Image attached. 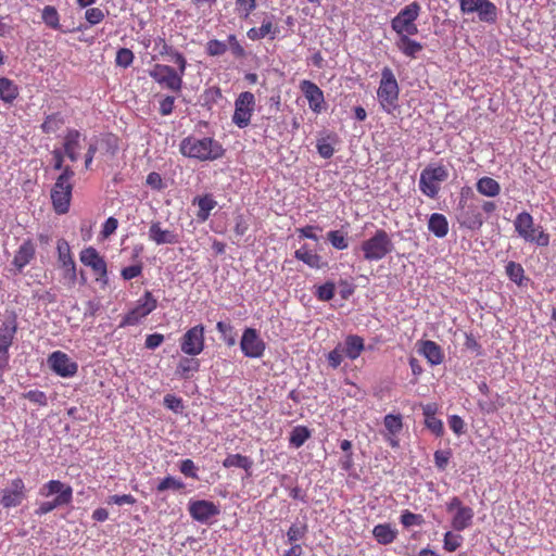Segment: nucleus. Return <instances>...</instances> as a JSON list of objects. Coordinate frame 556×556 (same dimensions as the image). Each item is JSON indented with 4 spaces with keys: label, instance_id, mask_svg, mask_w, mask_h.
<instances>
[{
    "label": "nucleus",
    "instance_id": "obj_1",
    "mask_svg": "<svg viewBox=\"0 0 556 556\" xmlns=\"http://www.w3.org/2000/svg\"><path fill=\"white\" fill-rule=\"evenodd\" d=\"M179 151L184 156L199 161H215L225 154L223 146L211 137H186L180 141Z\"/></svg>",
    "mask_w": 556,
    "mask_h": 556
},
{
    "label": "nucleus",
    "instance_id": "obj_2",
    "mask_svg": "<svg viewBox=\"0 0 556 556\" xmlns=\"http://www.w3.org/2000/svg\"><path fill=\"white\" fill-rule=\"evenodd\" d=\"M56 495L52 501L42 502L35 510L37 516H43L60 506L68 505L73 500V489L60 480H50L39 489V495L50 497Z\"/></svg>",
    "mask_w": 556,
    "mask_h": 556
},
{
    "label": "nucleus",
    "instance_id": "obj_3",
    "mask_svg": "<svg viewBox=\"0 0 556 556\" xmlns=\"http://www.w3.org/2000/svg\"><path fill=\"white\" fill-rule=\"evenodd\" d=\"M400 87L393 71L386 66L381 71V79L377 90V97L381 109L392 114L399 108Z\"/></svg>",
    "mask_w": 556,
    "mask_h": 556
},
{
    "label": "nucleus",
    "instance_id": "obj_4",
    "mask_svg": "<svg viewBox=\"0 0 556 556\" xmlns=\"http://www.w3.org/2000/svg\"><path fill=\"white\" fill-rule=\"evenodd\" d=\"M74 175V170L70 166H65L51 189L52 205L58 214H65L70 210Z\"/></svg>",
    "mask_w": 556,
    "mask_h": 556
},
{
    "label": "nucleus",
    "instance_id": "obj_5",
    "mask_svg": "<svg viewBox=\"0 0 556 556\" xmlns=\"http://www.w3.org/2000/svg\"><path fill=\"white\" fill-rule=\"evenodd\" d=\"M448 178V170L443 164L431 163L420 173L419 190L429 199H435L441 185Z\"/></svg>",
    "mask_w": 556,
    "mask_h": 556
},
{
    "label": "nucleus",
    "instance_id": "obj_6",
    "mask_svg": "<svg viewBox=\"0 0 556 556\" xmlns=\"http://www.w3.org/2000/svg\"><path fill=\"white\" fill-rule=\"evenodd\" d=\"M393 242L384 229H377L375 233L361 244L363 257L368 262H377L384 258L393 251Z\"/></svg>",
    "mask_w": 556,
    "mask_h": 556
},
{
    "label": "nucleus",
    "instance_id": "obj_7",
    "mask_svg": "<svg viewBox=\"0 0 556 556\" xmlns=\"http://www.w3.org/2000/svg\"><path fill=\"white\" fill-rule=\"evenodd\" d=\"M421 7L417 1H413L404 7L391 21L392 29L399 37L405 35H416L418 27L416 21L420 14Z\"/></svg>",
    "mask_w": 556,
    "mask_h": 556
},
{
    "label": "nucleus",
    "instance_id": "obj_8",
    "mask_svg": "<svg viewBox=\"0 0 556 556\" xmlns=\"http://www.w3.org/2000/svg\"><path fill=\"white\" fill-rule=\"evenodd\" d=\"M518 235L526 241L534 242L540 247L549 243V236L541 227H534L533 217L528 212L519 213L514 222Z\"/></svg>",
    "mask_w": 556,
    "mask_h": 556
},
{
    "label": "nucleus",
    "instance_id": "obj_9",
    "mask_svg": "<svg viewBox=\"0 0 556 556\" xmlns=\"http://www.w3.org/2000/svg\"><path fill=\"white\" fill-rule=\"evenodd\" d=\"M16 332L17 320L16 316L12 315L0 326V384L3 382V372L9 368V349L13 344Z\"/></svg>",
    "mask_w": 556,
    "mask_h": 556
},
{
    "label": "nucleus",
    "instance_id": "obj_10",
    "mask_svg": "<svg viewBox=\"0 0 556 556\" xmlns=\"http://www.w3.org/2000/svg\"><path fill=\"white\" fill-rule=\"evenodd\" d=\"M459 9L463 14L477 13L486 24H495L498 18V9L490 0H459Z\"/></svg>",
    "mask_w": 556,
    "mask_h": 556
},
{
    "label": "nucleus",
    "instance_id": "obj_11",
    "mask_svg": "<svg viewBox=\"0 0 556 556\" xmlns=\"http://www.w3.org/2000/svg\"><path fill=\"white\" fill-rule=\"evenodd\" d=\"M255 104V97L252 92H241L235 101V111L231 117L232 123L241 129L247 128L251 123Z\"/></svg>",
    "mask_w": 556,
    "mask_h": 556
},
{
    "label": "nucleus",
    "instance_id": "obj_12",
    "mask_svg": "<svg viewBox=\"0 0 556 556\" xmlns=\"http://www.w3.org/2000/svg\"><path fill=\"white\" fill-rule=\"evenodd\" d=\"M79 261L87 267H90L96 280L102 286L109 282L108 265L105 258L93 247H87L79 253Z\"/></svg>",
    "mask_w": 556,
    "mask_h": 556
},
{
    "label": "nucleus",
    "instance_id": "obj_13",
    "mask_svg": "<svg viewBox=\"0 0 556 556\" xmlns=\"http://www.w3.org/2000/svg\"><path fill=\"white\" fill-rule=\"evenodd\" d=\"M150 77L160 86L173 91L180 92L182 89V77L178 72L165 64H155L149 72Z\"/></svg>",
    "mask_w": 556,
    "mask_h": 556
},
{
    "label": "nucleus",
    "instance_id": "obj_14",
    "mask_svg": "<svg viewBox=\"0 0 556 556\" xmlns=\"http://www.w3.org/2000/svg\"><path fill=\"white\" fill-rule=\"evenodd\" d=\"M446 510L453 513L452 528L456 531H464L472 525L475 511L471 507L465 506L457 496H453L446 504Z\"/></svg>",
    "mask_w": 556,
    "mask_h": 556
},
{
    "label": "nucleus",
    "instance_id": "obj_15",
    "mask_svg": "<svg viewBox=\"0 0 556 556\" xmlns=\"http://www.w3.org/2000/svg\"><path fill=\"white\" fill-rule=\"evenodd\" d=\"M205 346L204 326L195 325L188 329L180 338V349L189 356L201 354Z\"/></svg>",
    "mask_w": 556,
    "mask_h": 556
},
{
    "label": "nucleus",
    "instance_id": "obj_16",
    "mask_svg": "<svg viewBox=\"0 0 556 556\" xmlns=\"http://www.w3.org/2000/svg\"><path fill=\"white\" fill-rule=\"evenodd\" d=\"M26 497L27 491L23 479L15 478L1 490L0 504L3 508H13L20 506Z\"/></svg>",
    "mask_w": 556,
    "mask_h": 556
},
{
    "label": "nucleus",
    "instance_id": "obj_17",
    "mask_svg": "<svg viewBox=\"0 0 556 556\" xmlns=\"http://www.w3.org/2000/svg\"><path fill=\"white\" fill-rule=\"evenodd\" d=\"M240 349L244 356L260 358L264 355L266 343L256 329L245 328L240 340Z\"/></svg>",
    "mask_w": 556,
    "mask_h": 556
},
{
    "label": "nucleus",
    "instance_id": "obj_18",
    "mask_svg": "<svg viewBox=\"0 0 556 556\" xmlns=\"http://www.w3.org/2000/svg\"><path fill=\"white\" fill-rule=\"evenodd\" d=\"M49 367L62 378L74 377L78 371V364L71 359V357L62 352L54 351L48 357Z\"/></svg>",
    "mask_w": 556,
    "mask_h": 556
},
{
    "label": "nucleus",
    "instance_id": "obj_19",
    "mask_svg": "<svg viewBox=\"0 0 556 556\" xmlns=\"http://www.w3.org/2000/svg\"><path fill=\"white\" fill-rule=\"evenodd\" d=\"M300 90L306 98L309 109L319 114L325 110V97L323 90L313 81L304 79L300 83Z\"/></svg>",
    "mask_w": 556,
    "mask_h": 556
},
{
    "label": "nucleus",
    "instance_id": "obj_20",
    "mask_svg": "<svg viewBox=\"0 0 556 556\" xmlns=\"http://www.w3.org/2000/svg\"><path fill=\"white\" fill-rule=\"evenodd\" d=\"M190 516L199 522H207L210 518L219 515V507L211 501L197 500L188 505Z\"/></svg>",
    "mask_w": 556,
    "mask_h": 556
},
{
    "label": "nucleus",
    "instance_id": "obj_21",
    "mask_svg": "<svg viewBox=\"0 0 556 556\" xmlns=\"http://www.w3.org/2000/svg\"><path fill=\"white\" fill-rule=\"evenodd\" d=\"M36 257V244L31 239H25L14 253L11 264L15 267V273L21 274L23 269Z\"/></svg>",
    "mask_w": 556,
    "mask_h": 556
},
{
    "label": "nucleus",
    "instance_id": "obj_22",
    "mask_svg": "<svg viewBox=\"0 0 556 556\" xmlns=\"http://www.w3.org/2000/svg\"><path fill=\"white\" fill-rule=\"evenodd\" d=\"M457 219L462 227L470 230H479L484 223L480 208L475 204L463 206Z\"/></svg>",
    "mask_w": 556,
    "mask_h": 556
},
{
    "label": "nucleus",
    "instance_id": "obj_23",
    "mask_svg": "<svg viewBox=\"0 0 556 556\" xmlns=\"http://www.w3.org/2000/svg\"><path fill=\"white\" fill-rule=\"evenodd\" d=\"M83 134L74 128L67 129L63 139L64 154L72 161L76 162L79 157L81 148Z\"/></svg>",
    "mask_w": 556,
    "mask_h": 556
},
{
    "label": "nucleus",
    "instance_id": "obj_24",
    "mask_svg": "<svg viewBox=\"0 0 556 556\" xmlns=\"http://www.w3.org/2000/svg\"><path fill=\"white\" fill-rule=\"evenodd\" d=\"M149 239L161 244H177L179 243V236L173 230L163 229L160 222H153L149 228Z\"/></svg>",
    "mask_w": 556,
    "mask_h": 556
},
{
    "label": "nucleus",
    "instance_id": "obj_25",
    "mask_svg": "<svg viewBox=\"0 0 556 556\" xmlns=\"http://www.w3.org/2000/svg\"><path fill=\"white\" fill-rule=\"evenodd\" d=\"M438 413V405L435 403H429L422 406V414L425 417V426L435 437L440 438L444 434L443 421L435 417Z\"/></svg>",
    "mask_w": 556,
    "mask_h": 556
},
{
    "label": "nucleus",
    "instance_id": "obj_26",
    "mask_svg": "<svg viewBox=\"0 0 556 556\" xmlns=\"http://www.w3.org/2000/svg\"><path fill=\"white\" fill-rule=\"evenodd\" d=\"M399 531L391 523H378L372 529V535L377 543L381 545H389L397 538Z\"/></svg>",
    "mask_w": 556,
    "mask_h": 556
},
{
    "label": "nucleus",
    "instance_id": "obj_27",
    "mask_svg": "<svg viewBox=\"0 0 556 556\" xmlns=\"http://www.w3.org/2000/svg\"><path fill=\"white\" fill-rule=\"evenodd\" d=\"M279 34V27L273 23L271 20H264L261 27H252L247 31V36L250 40L256 41L270 36V39H275Z\"/></svg>",
    "mask_w": 556,
    "mask_h": 556
},
{
    "label": "nucleus",
    "instance_id": "obj_28",
    "mask_svg": "<svg viewBox=\"0 0 556 556\" xmlns=\"http://www.w3.org/2000/svg\"><path fill=\"white\" fill-rule=\"evenodd\" d=\"M412 35H405L399 37V39L395 42L396 48L406 56L410 59H416L417 55L422 51L424 46L412 39Z\"/></svg>",
    "mask_w": 556,
    "mask_h": 556
},
{
    "label": "nucleus",
    "instance_id": "obj_29",
    "mask_svg": "<svg viewBox=\"0 0 556 556\" xmlns=\"http://www.w3.org/2000/svg\"><path fill=\"white\" fill-rule=\"evenodd\" d=\"M419 352L427 358L431 365H439L444 359L441 346L431 340L422 341Z\"/></svg>",
    "mask_w": 556,
    "mask_h": 556
},
{
    "label": "nucleus",
    "instance_id": "obj_30",
    "mask_svg": "<svg viewBox=\"0 0 556 556\" xmlns=\"http://www.w3.org/2000/svg\"><path fill=\"white\" fill-rule=\"evenodd\" d=\"M364 349V339L357 334L348 336L344 340V346H342L345 357L352 361L359 357Z\"/></svg>",
    "mask_w": 556,
    "mask_h": 556
},
{
    "label": "nucleus",
    "instance_id": "obj_31",
    "mask_svg": "<svg viewBox=\"0 0 556 556\" xmlns=\"http://www.w3.org/2000/svg\"><path fill=\"white\" fill-rule=\"evenodd\" d=\"M200 369V361L193 357H181L176 370L175 375L180 379L188 380L193 377L195 372Z\"/></svg>",
    "mask_w": 556,
    "mask_h": 556
},
{
    "label": "nucleus",
    "instance_id": "obj_32",
    "mask_svg": "<svg viewBox=\"0 0 556 556\" xmlns=\"http://www.w3.org/2000/svg\"><path fill=\"white\" fill-rule=\"evenodd\" d=\"M294 257L299 261H302L307 266L312 268H321L325 263L323 262V257L318 255L315 251L308 249L307 245H303L294 252Z\"/></svg>",
    "mask_w": 556,
    "mask_h": 556
},
{
    "label": "nucleus",
    "instance_id": "obj_33",
    "mask_svg": "<svg viewBox=\"0 0 556 556\" xmlns=\"http://www.w3.org/2000/svg\"><path fill=\"white\" fill-rule=\"evenodd\" d=\"M428 229L438 238H443L448 232V223L446 217L440 213L431 214L428 222Z\"/></svg>",
    "mask_w": 556,
    "mask_h": 556
},
{
    "label": "nucleus",
    "instance_id": "obj_34",
    "mask_svg": "<svg viewBox=\"0 0 556 556\" xmlns=\"http://www.w3.org/2000/svg\"><path fill=\"white\" fill-rule=\"evenodd\" d=\"M156 306L157 300L150 291H146L143 295L137 301V304L134 308L140 316H142V318H144L150 313H152Z\"/></svg>",
    "mask_w": 556,
    "mask_h": 556
},
{
    "label": "nucleus",
    "instance_id": "obj_35",
    "mask_svg": "<svg viewBox=\"0 0 556 556\" xmlns=\"http://www.w3.org/2000/svg\"><path fill=\"white\" fill-rule=\"evenodd\" d=\"M476 187H477V191L480 194L490 197V198L496 197L501 192L500 184L495 179H493L491 177H486V176L480 178L477 181Z\"/></svg>",
    "mask_w": 556,
    "mask_h": 556
},
{
    "label": "nucleus",
    "instance_id": "obj_36",
    "mask_svg": "<svg viewBox=\"0 0 556 556\" xmlns=\"http://www.w3.org/2000/svg\"><path fill=\"white\" fill-rule=\"evenodd\" d=\"M56 253H58V262L61 267L70 266L72 264H76L71 251V247L68 242L61 238L56 242Z\"/></svg>",
    "mask_w": 556,
    "mask_h": 556
},
{
    "label": "nucleus",
    "instance_id": "obj_37",
    "mask_svg": "<svg viewBox=\"0 0 556 556\" xmlns=\"http://www.w3.org/2000/svg\"><path fill=\"white\" fill-rule=\"evenodd\" d=\"M18 96L17 86L9 78H0V99L7 103H12Z\"/></svg>",
    "mask_w": 556,
    "mask_h": 556
},
{
    "label": "nucleus",
    "instance_id": "obj_38",
    "mask_svg": "<svg viewBox=\"0 0 556 556\" xmlns=\"http://www.w3.org/2000/svg\"><path fill=\"white\" fill-rule=\"evenodd\" d=\"M311 430L305 426H296L292 429L289 437V443L292 447H301L309 438Z\"/></svg>",
    "mask_w": 556,
    "mask_h": 556
},
{
    "label": "nucleus",
    "instance_id": "obj_39",
    "mask_svg": "<svg viewBox=\"0 0 556 556\" xmlns=\"http://www.w3.org/2000/svg\"><path fill=\"white\" fill-rule=\"evenodd\" d=\"M64 118L61 113H52L46 116L43 123L41 124V130L43 134H54L63 125Z\"/></svg>",
    "mask_w": 556,
    "mask_h": 556
},
{
    "label": "nucleus",
    "instance_id": "obj_40",
    "mask_svg": "<svg viewBox=\"0 0 556 556\" xmlns=\"http://www.w3.org/2000/svg\"><path fill=\"white\" fill-rule=\"evenodd\" d=\"M252 465V459L241 454H229L223 462L225 468L238 467L245 471H249Z\"/></svg>",
    "mask_w": 556,
    "mask_h": 556
},
{
    "label": "nucleus",
    "instance_id": "obj_41",
    "mask_svg": "<svg viewBox=\"0 0 556 556\" xmlns=\"http://www.w3.org/2000/svg\"><path fill=\"white\" fill-rule=\"evenodd\" d=\"M41 18L43 23L54 30L61 29L60 14L53 5H46L41 11Z\"/></svg>",
    "mask_w": 556,
    "mask_h": 556
},
{
    "label": "nucleus",
    "instance_id": "obj_42",
    "mask_svg": "<svg viewBox=\"0 0 556 556\" xmlns=\"http://www.w3.org/2000/svg\"><path fill=\"white\" fill-rule=\"evenodd\" d=\"M197 201L199 206L197 217L198 219L205 222L208 218L211 211L216 206V201L211 195L198 198Z\"/></svg>",
    "mask_w": 556,
    "mask_h": 556
},
{
    "label": "nucleus",
    "instance_id": "obj_43",
    "mask_svg": "<svg viewBox=\"0 0 556 556\" xmlns=\"http://www.w3.org/2000/svg\"><path fill=\"white\" fill-rule=\"evenodd\" d=\"M327 240L332 248L342 251L349 248L348 233L342 230H330L327 232Z\"/></svg>",
    "mask_w": 556,
    "mask_h": 556
},
{
    "label": "nucleus",
    "instance_id": "obj_44",
    "mask_svg": "<svg viewBox=\"0 0 556 556\" xmlns=\"http://www.w3.org/2000/svg\"><path fill=\"white\" fill-rule=\"evenodd\" d=\"M155 489L157 493H163L167 490L181 491L185 489V483L173 476H166L159 481Z\"/></svg>",
    "mask_w": 556,
    "mask_h": 556
},
{
    "label": "nucleus",
    "instance_id": "obj_45",
    "mask_svg": "<svg viewBox=\"0 0 556 556\" xmlns=\"http://www.w3.org/2000/svg\"><path fill=\"white\" fill-rule=\"evenodd\" d=\"M216 329L220 333L222 339L228 346H232L236 344L237 333L231 324L225 321H218L216 324Z\"/></svg>",
    "mask_w": 556,
    "mask_h": 556
},
{
    "label": "nucleus",
    "instance_id": "obj_46",
    "mask_svg": "<svg viewBox=\"0 0 556 556\" xmlns=\"http://www.w3.org/2000/svg\"><path fill=\"white\" fill-rule=\"evenodd\" d=\"M383 424L391 435L399 434L403 429L402 416L400 414H388L384 416Z\"/></svg>",
    "mask_w": 556,
    "mask_h": 556
},
{
    "label": "nucleus",
    "instance_id": "obj_47",
    "mask_svg": "<svg viewBox=\"0 0 556 556\" xmlns=\"http://www.w3.org/2000/svg\"><path fill=\"white\" fill-rule=\"evenodd\" d=\"M228 50V45L218 39H211L206 42L205 52L210 56H220Z\"/></svg>",
    "mask_w": 556,
    "mask_h": 556
},
{
    "label": "nucleus",
    "instance_id": "obj_48",
    "mask_svg": "<svg viewBox=\"0 0 556 556\" xmlns=\"http://www.w3.org/2000/svg\"><path fill=\"white\" fill-rule=\"evenodd\" d=\"M505 269L511 281L516 282L517 285L522 283L525 270L519 263L510 261L507 263Z\"/></svg>",
    "mask_w": 556,
    "mask_h": 556
},
{
    "label": "nucleus",
    "instance_id": "obj_49",
    "mask_svg": "<svg viewBox=\"0 0 556 556\" xmlns=\"http://www.w3.org/2000/svg\"><path fill=\"white\" fill-rule=\"evenodd\" d=\"M307 525L306 523H303V525H296V523H293L289 527L288 531H287V536H288V542L289 543H294V542H298L300 540H303L307 533Z\"/></svg>",
    "mask_w": 556,
    "mask_h": 556
},
{
    "label": "nucleus",
    "instance_id": "obj_50",
    "mask_svg": "<svg viewBox=\"0 0 556 556\" xmlns=\"http://www.w3.org/2000/svg\"><path fill=\"white\" fill-rule=\"evenodd\" d=\"M463 543V536L460 534L453 533L447 531L444 534L443 546L447 552H455L458 547H460Z\"/></svg>",
    "mask_w": 556,
    "mask_h": 556
},
{
    "label": "nucleus",
    "instance_id": "obj_51",
    "mask_svg": "<svg viewBox=\"0 0 556 556\" xmlns=\"http://www.w3.org/2000/svg\"><path fill=\"white\" fill-rule=\"evenodd\" d=\"M135 55L130 49L121 48L115 58V63L117 66L123 68L129 67L134 62Z\"/></svg>",
    "mask_w": 556,
    "mask_h": 556
},
{
    "label": "nucleus",
    "instance_id": "obj_52",
    "mask_svg": "<svg viewBox=\"0 0 556 556\" xmlns=\"http://www.w3.org/2000/svg\"><path fill=\"white\" fill-rule=\"evenodd\" d=\"M401 523L405 528H409L413 526H421L425 522L422 515L414 514L408 509L404 510L401 515Z\"/></svg>",
    "mask_w": 556,
    "mask_h": 556
},
{
    "label": "nucleus",
    "instance_id": "obj_53",
    "mask_svg": "<svg viewBox=\"0 0 556 556\" xmlns=\"http://www.w3.org/2000/svg\"><path fill=\"white\" fill-rule=\"evenodd\" d=\"M452 451L450 448L435 451L433 458L437 468L441 471H444L450 463Z\"/></svg>",
    "mask_w": 556,
    "mask_h": 556
},
{
    "label": "nucleus",
    "instance_id": "obj_54",
    "mask_svg": "<svg viewBox=\"0 0 556 556\" xmlns=\"http://www.w3.org/2000/svg\"><path fill=\"white\" fill-rule=\"evenodd\" d=\"M256 8V0H236V9L240 17L248 18Z\"/></svg>",
    "mask_w": 556,
    "mask_h": 556
},
{
    "label": "nucleus",
    "instance_id": "obj_55",
    "mask_svg": "<svg viewBox=\"0 0 556 556\" xmlns=\"http://www.w3.org/2000/svg\"><path fill=\"white\" fill-rule=\"evenodd\" d=\"M23 397L39 406L48 405V397L46 393L40 390H29L28 392L23 394Z\"/></svg>",
    "mask_w": 556,
    "mask_h": 556
},
{
    "label": "nucleus",
    "instance_id": "obj_56",
    "mask_svg": "<svg viewBox=\"0 0 556 556\" xmlns=\"http://www.w3.org/2000/svg\"><path fill=\"white\" fill-rule=\"evenodd\" d=\"M336 286L333 282H326L318 287L316 295L320 301H330L334 296Z\"/></svg>",
    "mask_w": 556,
    "mask_h": 556
},
{
    "label": "nucleus",
    "instance_id": "obj_57",
    "mask_svg": "<svg viewBox=\"0 0 556 556\" xmlns=\"http://www.w3.org/2000/svg\"><path fill=\"white\" fill-rule=\"evenodd\" d=\"M143 266L141 262H138L135 265L124 267L121 270V276L124 280H131L134 278L139 277L142 274Z\"/></svg>",
    "mask_w": 556,
    "mask_h": 556
},
{
    "label": "nucleus",
    "instance_id": "obj_58",
    "mask_svg": "<svg viewBox=\"0 0 556 556\" xmlns=\"http://www.w3.org/2000/svg\"><path fill=\"white\" fill-rule=\"evenodd\" d=\"M105 17V14L100 8H89L85 12V18L90 25H97L101 23Z\"/></svg>",
    "mask_w": 556,
    "mask_h": 556
},
{
    "label": "nucleus",
    "instance_id": "obj_59",
    "mask_svg": "<svg viewBox=\"0 0 556 556\" xmlns=\"http://www.w3.org/2000/svg\"><path fill=\"white\" fill-rule=\"evenodd\" d=\"M343 357H345V355L341 344H338L332 351L328 353L327 356L328 363L332 368H338L341 365Z\"/></svg>",
    "mask_w": 556,
    "mask_h": 556
},
{
    "label": "nucleus",
    "instance_id": "obj_60",
    "mask_svg": "<svg viewBox=\"0 0 556 556\" xmlns=\"http://www.w3.org/2000/svg\"><path fill=\"white\" fill-rule=\"evenodd\" d=\"M179 470L184 476L188 478L199 479L197 473L198 468L192 459L187 458L181 460L179 465Z\"/></svg>",
    "mask_w": 556,
    "mask_h": 556
},
{
    "label": "nucleus",
    "instance_id": "obj_61",
    "mask_svg": "<svg viewBox=\"0 0 556 556\" xmlns=\"http://www.w3.org/2000/svg\"><path fill=\"white\" fill-rule=\"evenodd\" d=\"M106 503L109 505L115 504V505H134L136 503V498L131 494H115L111 495L106 498Z\"/></svg>",
    "mask_w": 556,
    "mask_h": 556
},
{
    "label": "nucleus",
    "instance_id": "obj_62",
    "mask_svg": "<svg viewBox=\"0 0 556 556\" xmlns=\"http://www.w3.org/2000/svg\"><path fill=\"white\" fill-rule=\"evenodd\" d=\"M164 405L175 413H179L184 408L182 400L174 394H166L164 396Z\"/></svg>",
    "mask_w": 556,
    "mask_h": 556
},
{
    "label": "nucleus",
    "instance_id": "obj_63",
    "mask_svg": "<svg viewBox=\"0 0 556 556\" xmlns=\"http://www.w3.org/2000/svg\"><path fill=\"white\" fill-rule=\"evenodd\" d=\"M175 108V97L173 96H165L160 101L159 111L162 116H167L173 113Z\"/></svg>",
    "mask_w": 556,
    "mask_h": 556
},
{
    "label": "nucleus",
    "instance_id": "obj_64",
    "mask_svg": "<svg viewBox=\"0 0 556 556\" xmlns=\"http://www.w3.org/2000/svg\"><path fill=\"white\" fill-rule=\"evenodd\" d=\"M147 185L149 187H151L153 190H163L165 188V184L163 181V178L162 176L156 173V172H151L148 176H147V180H146Z\"/></svg>",
    "mask_w": 556,
    "mask_h": 556
}]
</instances>
